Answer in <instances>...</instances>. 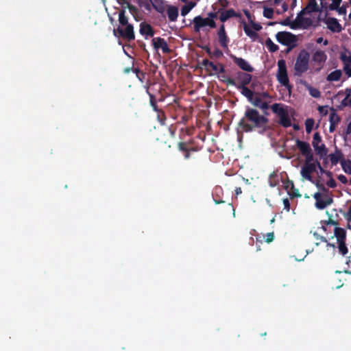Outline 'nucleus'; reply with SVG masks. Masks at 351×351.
I'll use <instances>...</instances> for the list:
<instances>
[{"mask_svg":"<svg viewBox=\"0 0 351 351\" xmlns=\"http://www.w3.org/2000/svg\"><path fill=\"white\" fill-rule=\"evenodd\" d=\"M254 106L258 107L260 104L263 102L262 98L259 95H256L253 97L252 101H250Z\"/></svg>","mask_w":351,"mask_h":351,"instance_id":"obj_44","label":"nucleus"},{"mask_svg":"<svg viewBox=\"0 0 351 351\" xmlns=\"http://www.w3.org/2000/svg\"><path fill=\"white\" fill-rule=\"evenodd\" d=\"M218 40L220 46L226 49L228 46L230 39L226 34L225 25L222 24L217 32Z\"/></svg>","mask_w":351,"mask_h":351,"instance_id":"obj_11","label":"nucleus"},{"mask_svg":"<svg viewBox=\"0 0 351 351\" xmlns=\"http://www.w3.org/2000/svg\"><path fill=\"white\" fill-rule=\"evenodd\" d=\"M320 4L322 8L326 10L328 9V5H330L328 3L327 0H320Z\"/></svg>","mask_w":351,"mask_h":351,"instance_id":"obj_57","label":"nucleus"},{"mask_svg":"<svg viewBox=\"0 0 351 351\" xmlns=\"http://www.w3.org/2000/svg\"><path fill=\"white\" fill-rule=\"evenodd\" d=\"M276 77L280 84L291 91L292 86L289 84L286 62L283 59L278 61V72Z\"/></svg>","mask_w":351,"mask_h":351,"instance_id":"obj_5","label":"nucleus"},{"mask_svg":"<svg viewBox=\"0 0 351 351\" xmlns=\"http://www.w3.org/2000/svg\"><path fill=\"white\" fill-rule=\"evenodd\" d=\"M308 90L309 91V94L313 97L319 98L321 97V93L317 88H313L312 86H308Z\"/></svg>","mask_w":351,"mask_h":351,"instance_id":"obj_37","label":"nucleus"},{"mask_svg":"<svg viewBox=\"0 0 351 351\" xmlns=\"http://www.w3.org/2000/svg\"><path fill=\"white\" fill-rule=\"evenodd\" d=\"M315 206L318 209H324L332 203L333 199H315Z\"/></svg>","mask_w":351,"mask_h":351,"instance_id":"obj_25","label":"nucleus"},{"mask_svg":"<svg viewBox=\"0 0 351 351\" xmlns=\"http://www.w3.org/2000/svg\"><path fill=\"white\" fill-rule=\"evenodd\" d=\"M310 53L305 49L300 51L295 64L294 75L301 77L309 68Z\"/></svg>","mask_w":351,"mask_h":351,"instance_id":"obj_3","label":"nucleus"},{"mask_svg":"<svg viewBox=\"0 0 351 351\" xmlns=\"http://www.w3.org/2000/svg\"><path fill=\"white\" fill-rule=\"evenodd\" d=\"M325 23L327 25V27L332 32H340L342 30V27L337 19L333 17H329L326 19Z\"/></svg>","mask_w":351,"mask_h":351,"instance_id":"obj_17","label":"nucleus"},{"mask_svg":"<svg viewBox=\"0 0 351 351\" xmlns=\"http://www.w3.org/2000/svg\"><path fill=\"white\" fill-rule=\"evenodd\" d=\"M283 204H284V208L285 210H287V211H289V210H290L289 199H283Z\"/></svg>","mask_w":351,"mask_h":351,"instance_id":"obj_55","label":"nucleus"},{"mask_svg":"<svg viewBox=\"0 0 351 351\" xmlns=\"http://www.w3.org/2000/svg\"><path fill=\"white\" fill-rule=\"evenodd\" d=\"M322 141V139L319 133L315 132L313 136L312 145L320 159L324 158L328 155V149Z\"/></svg>","mask_w":351,"mask_h":351,"instance_id":"obj_7","label":"nucleus"},{"mask_svg":"<svg viewBox=\"0 0 351 351\" xmlns=\"http://www.w3.org/2000/svg\"><path fill=\"white\" fill-rule=\"evenodd\" d=\"M193 21L194 24V31L195 32H199L202 27H205L204 19L201 16H195Z\"/></svg>","mask_w":351,"mask_h":351,"instance_id":"obj_23","label":"nucleus"},{"mask_svg":"<svg viewBox=\"0 0 351 351\" xmlns=\"http://www.w3.org/2000/svg\"><path fill=\"white\" fill-rule=\"evenodd\" d=\"M261 86V84L257 80H252L251 85H250L252 89L254 90V91L256 90L258 86Z\"/></svg>","mask_w":351,"mask_h":351,"instance_id":"obj_52","label":"nucleus"},{"mask_svg":"<svg viewBox=\"0 0 351 351\" xmlns=\"http://www.w3.org/2000/svg\"><path fill=\"white\" fill-rule=\"evenodd\" d=\"M259 108L262 110H267L269 108V104L267 101H263L258 106Z\"/></svg>","mask_w":351,"mask_h":351,"instance_id":"obj_61","label":"nucleus"},{"mask_svg":"<svg viewBox=\"0 0 351 351\" xmlns=\"http://www.w3.org/2000/svg\"><path fill=\"white\" fill-rule=\"evenodd\" d=\"M157 113V119L158 121L162 125L165 124L166 117L164 111L161 110L160 111L156 112Z\"/></svg>","mask_w":351,"mask_h":351,"instance_id":"obj_41","label":"nucleus"},{"mask_svg":"<svg viewBox=\"0 0 351 351\" xmlns=\"http://www.w3.org/2000/svg\"><path fill=\"white\" fill-rule=\"evenodd\" d=\"M341 0H332V3L328 5L329 10H335L340 5Z\"/></svg>","mask_w":351,"mask_h":351,"instance_id":"obj_42","label":"nucleus"},{"mask_svg":"<svg viewBox=\"0 0 351 351\" xmlns=\"http://www.w3.org/2000/svg\"><path fill=\"white\" fill-rule=\"evenodd\" d=\"M127 8L129 10V11L130 12L131 14L136 13L138 10V9L136 8V6H134L130 3L128 5Z\"/></svg>","mask_w":351,"mask_h":351,"instance_id":"obj_56","label":"nucleus"},{"mask_svg":"<svg viewBox=\"0 0 351 351\" xmlns=\"http://www.w3.org/2000/svg\"><path fill=\"white\" fill-rule=\"evenodd\" d=\"M204 23L205 26H209L210 28H215L216 27V23L214 20L209 19V18H205L204 19Z\"/></svg>","mask_w":351,"mask_h":351,"instance_id":"obj_45","label":"nucleus"},{"mask_svg":"<svg viewBox=\"0 0 351 351\" xmlns=\"http://www.w3.org/2000/svg\"><path fill=\"white\" fill-rule=\"evenodd\" d=\"M220 80L227 84V85L237 86V82L234 79L228 77L227 76L222 75L219 76Z\"/></svg>","mask_w":351,"mask_h":351,"instance_id":"obj_34","label":"nucleus"},{"mask_svg":"<svg viewBox=\"0 0 351 351\" xmlns=\"http://www.w3.org/2000/svg\"><path fill=\"white\" fill-rule=\"evenodd\" d=\"M274 239V232H268L265 235V241L267 243H269L271 242H272Z\"/></svg>","mask_w":351,"mask_h":351,"instance_id":"obj_47","label":"nucleus"},{"mask_svg":"<svg viewBox=\"0 0 351 351\" xmlns=\"http://www.w3.org/2000/svg\"><path fill=\"white\" fill-rule=\"evenodd\" d=\"M223 56V52L219 49H215L211 55L212 57H215L217 58H219Z\"/></svg>","mask_w":351,"mask_h":351,"instance_id":"obj_49","label":"nucleus"},{"mask_svg":"<svg viewBox=\"0 0 351 351\" xmlns=\"http://www.w3.org/2000/svg\"><path fill=\"white\" fill-rule=\"evenodd\" d=\"M243 30L245 34L250 38L255 39L258 36L257 33L255 31L252 30L251 28L247 25V23L245 21H243Z\"/></svg>","mask_w":351,"mask_h":351,"instance_id":"obj_28","label":"nucleus"},{"mask_svg":"<svg viewBox=\"0 0 351 351\" xmlns=\"http://www.w3.org/2000/svg\"><path fill=\"white\" fill-rule=\"evenodd\" d=\"M342 75V72L339 69H337L334 71H332L327 75L326 80L328 82H336L339 81Z\"/></svg>","mask_w":351,"mask_h":351,"instance_id":"obj_26","label":"nucleus"},{"mask_svg":"<svg viewBox=\"0 0 351 351\" xmlns=\"http://www.w3.org/2000/svg\"><path fill=\"white\" fill-rule=\"evenodd\" d=\"M334 234L337 238V242L346 241V232L345 229L336 227L334 230Z\"/></svg>","mask_w":351,"mask_h":351,"instance_id":"obj_24","label":"nucleus"},{"mask_svg":"<svg viewBox=\"0 0 351 351\" xmlns=\"http://www.w3.org/2000/svg\"><path fill=\"white\" fill-rule=\"evenodd\" d=\"M238 89L241 90V94L245 96L249 101H252L253 97L254 96L255 93L254 91L249 88L247 87V86H237Z\"/></svg>","mask_w":351,"mask_h":351,"instance_id":"obj_22","label":"nucleus"},{"mask_svg":"<svg viewBox=\"0 0 351 351\" xmlns=\"http://www.w3.org/2000/svg\"><path fill=\"white\" fill-rule=\"evenodd\" d=\"M265 45L267 47L268 50L271 52H276L278 50V46L273 43L271 38H268L265 40Z\"/></svg>","mask_w":351,"mask_h":351,"instance_id":"obj_31","label":"nucleus"},{"mask_svg":"<svg viewBox=\"0 0 351 351\" xmlns=\"http://www.w3.org/2000/svg\"><path fill=\"white\" fill-rule=\"evenodd\" d=\"M231 58L234 63L243 71L247 72H252L254 71V68L243 58L237 57L234 55H231Z\"/></svg>","mask_w":351,"mask_h":351,"instance_id":"obj_13","label":"nucleus"},{"mask_svg":"<svg viewBox=\"0 0 351 351\" xmlns=\"http://www.w3.org/2000/svg\"><path fill=\"white\" fill-rule=\"evenodd\" d=\"M337 179L343 184H346L348 182V179L344 175H339L337 177Z\"/></svg>","mask_w":351,"mask_h":351,"instance_id":"obj_60","label":"nucleus"},{"mask_svg":"<svg viewBox=\"0 0 351 351\" xmlns=\"http://www.w3.org/2000/svg\"><path fill=\"white\" fill-rule=\"evenodd\" d=\"M283 186L289 197H300L301 195L298 189H295L292 181L287 180L283 183Z\"/></svg>","mask_w":351,"mask_h":351,"instance_id":"obj_15","label":"nucleus"},{"mask_svg":"<svg viewBox=\"0 0 351 351\" xmlns=\"http://www.w3.org/2000/svg\"><path fill=\"white\" fill-rule=\"evenodd\" d=\"M315 121L313 119H307L305 121V127L306 133L309 134L311 132Z\"/></svg>","mask_w":351,"mask_h":351,"instance_id":"obj_36","label":"nucleus"},{"mask_svg":"<svg viewBox=\"0 0 351 351\" xmlns=\"http://www.w3.org/2000/svg\"><path fill=\"white\" fill-rule=\"evenodd\" d=\"M255 95H259L262 99H270L271 96L267 92L255 93Z\"/></svg>","mask_w":351,"mask_h":351,"instance_id":"obj_53","label":"nucleus"},{"mask_svg":"<svg viewBox=\"0 0 351 351\" xmlns=\"http://www.w3.org/2000/svg\"><path fill=\"white\" fill-rule=\"evenodd\" d=\"M252 76L249 73L239 71L237 73V80L239 82V84H237V86H245L248 85L252 81Z\"/></svg>","mask_w":351,"mask_h":351,"instance_id":"obj_16","label":"nucleus"},{"mask_svg":"<svg viewBox=\"0 0 351 351\" xmlns=\"http://www.w3.org/2000/svg\"><path fill=\"white\" fill-rule=\"evenodd\" d=\"M346 9L347 7L345 5H343L340 7V5L338 7V8L336 10L339 15H346Z\"/></svg>","mask_w":351,"mask_h":351,"instance_id":"obj_48","label":"nucleus"},{"mask_svg":"<svg viewBox=\"0 0 351 351\" xmlns=\"http://www.w3.org/2000/svg\"><path fill=\"white\" fill-rule=\"evenodd\" d=\"M146 93H147V94L149 97L150 105L152 106V105L156 104H157L156 98L154 95H153L152 93H149V86L146 87Z\"/></svg>","mask_w":351,"mask_h":351,"instance_id":"obj_43","label":"nucleus"},{"mask_svg":"<svg viewBox=\"0 0 351 351\" xmlns=\"http://www.w3.org/2000/svg\"><path fill=\"white\" fill-rule=\"evenodd\" d=\"M210 63L213 62H210L208 59H204L202 62V65L204 66L206 69H208V66L210 67Z\"/></svg>","mask_w":351,"mask_h":351,"instance_id":"obj_59","label":"nucleus"},{"mask_svg":"<svg viewBox=\"0 0 351 351\" xmlns=\"http://www.w3.org/2000/svg\"><path fill=\"white\" fill-rule=\"evenodd\" d=\"M327 60V55L322 50H317L312 56V61L318 65L317 71H319Z\"/></svg>","mask_w":351,"mask_h":351,"instance_id":"obj_9","label":"nucleus"},{"mask_svg":"<svg viewBox=\"0 0 351 351\" xmlns=\"http://www.w3.org/2000/svg\"><path fill=\"white\" fill-rule=\"evenodd\" d=\"M305 10H301L296 16L295 19L290 24V27L293 29L300 28L306 29L312 25V21L310 18L304 17Z\"/></svg>","mask_w":351,"mask_h":351,"instance_id":"obj_8","label":"nucleus"},{"mask_svg":"<svg viewBox=\"0 0 351 351\" xmlns=\"http://www.w3.org/2000/svg\"><path fill=\"white\" fill-rule=\"evenodd\" d=\"M273 112L276 113L279 117V124L284 128H289L291 125V120L288 112L280 106L279 104H274L271 106Z\"/></svg>","mask_w":351,"mask_h":351,"instance_id":"obj_6","label":"nucleus"},{"mask_svg":"<svg viewBox=\"0 0 351 351\" xmlns=\"http://www.w3.org/2000/svg\"><path fill=\"white\" fill-rule=\"evenodd\" d=\"M268 122L269 119L260 114L257 110L247 107L238 126L245 132H250L257 129L259 133L263 134L269 128Z\"/></svg>","mask_w":351,"mask_h":351,"instance_id":"obj_1","label":"nucleus"},{"mask_svg":"<svg viewBox=\"0 0 351 351\" xmlns=\"http://www.w3.org/2000/svg\"><path fill=\"white\" fill-rule=\"evenodd\" d=\"M340 59L343 62L344 66L351 64V55L348 56L346 53H341Z\"/></svg>","mask_w":351,"mask_h":351,"instance_id":"obj_35","label":"nucleus"},{"mask_svg":"<svg viewBox=\"0 0 351 351\" xmlns=\"http://www.w3.org/2000/svg\"><path fill=\"white\" fill-rule=\"evenodd\" d=\"M303 156L305 157V162L304 164H315L314 162V156L313 151H310L309 153L304 155Z\"/></svg>","mask_w":351,"mask_h":351,"instance_id":"obj_38","label":"nucleus"},{"mask_svg":"<svg viewBox=\"0 0 351 351\" xmlns=\"http://www.w3.org/2000/svg\"><path fill=\"white\" fill-rule=\"evenodd\" d=\"M210 68L216 74H222L225 73V66L223 64L219 63L218 65L210 63Z\"/></svg>","mask_w":351,"mask_h":351,"instance_id":"obj_30","label":"nucleus"},{"mask_svg":"<svg viewBox=\"0 0 351 351\" xmlns=\"http://www.w3.org/2000/svg\"><path fill=\"white\" fill-rule=\"evenodd\" d=\"M341 167L343 171L348 174L351 175V160H348L346 161L343 160V161H341Z\"/></svg>","mask_w":351,"mask_h":351,"instance_id":"obj_33","label":"nucleus"},{"mask_svg":"<svg viewBox=\"0 0 351 351\" xmlns=\"http://www.w3.org/2000/svg\"><path fill=\"white\" fill-rule=\"evenodd\" d=\"M131 71H134L136 73H138L139 72V69H138L133 68V67L125 68L124 70H123V72L125 73H129Z\"/></svg>","mask_w":351,"mask_h":351,"instance_id":"obj_54","label":"nucleus"},{"mask_svg":"<svg viewBox=\"0 0 351 351\" xmlns=\"http://www.w3.org/2000/svg\"><path fill=\"white\" fill-rule=\"evenodd\" d=\"M329 158L332 165H337L341 160L342 161L344 160L342 152L337 147H335V152L329 155Z\"/></svg>","mask_w":351,"mask_h":351,"instance_id":"obj_21","label":"nucleus"},{"mask_svg":"<svg viewBox=\"0 0 351 351\" xmlns=\"http://www.w3.org/2000/svg\"><path fill=\"white\" fill-rule=\"evenodd\" d=\"M338 244H339V252L342 254V255H346L348 250V247H346V241H339L338 242Z\"/></svg>","mask_w":351,"mask_h":351,"instance_id":"obj_39","label":"nucleus"},{"mask_svg":"<svg viewBox=\"0 0 351 351\" xmlns=\"http://www.w3.org/2000/svg\"><path fill=\"white\" fill-rule=\"evenodd\" d=\"M219 13V12H218V11H217V12H209V13L208 14V18L211 19H213V20L214 19H217V14H218Z\"/></svg>","mask_w":351,"mask_h":351,"instance_id":"obj_62","label":"nucleus"},{"mask_svg":"<svg viewBox=\"0 0 351 351\" xmlns=\"http://www.w3.org/2000/svg\"><path fill=\"white\" fill-rule=\"evenodd\" d=\"M167 14L170 21L174 22L178 16V8L176 6L169 5L167 7Z\"/></svg>","mask_w":351,"mask_h":351,"instance_id":"obj_20","label":"nucleus"},{"mask_svg":"<svg viewBox=\"0 0 351 351\" xmlns=\"http://www.w3.org/2000/svg\"><path fill=\"white\" fill-rule=\"evenodd\" d=\"M295 145L302 156L309 153V152L312 150L308 143L300 139L295 141Z\"/></svg>","mask_w":351,"mask_h":351,"instance_id":"obj_19","label":"nucleus"},{"mask_svg":"<svg viewBox=\"0 0 351 351\" xmlns=\"http://www.w3.org/2000/svg\"><path fill=\"white\" fill-rule=\"evenodd\" d=\"M276 38L280 44L287 46L286 50L289 53L293 47L296 46L297 38L295 35L288 32H279L276 34Z\"/></svg>","mask_w":351,"mask_h":351,"instance_id":"obj_4","label":"nucleus"},{"mask_svg":"<svg viewBox=\"0 0 351 351\" xmlns=\"http://www.w3.org/2000/svg\"><path fill=\"white\" fill-rule=\"evenodd\" d=\"M251 24H252V27L254 28V30L256 31H259L261 29L262 27L260 24L258 23H256L254 22H253L252 21H251Z\"/></svg>","mask_w":351,"mask_h":351,"instance_id":"obj_58","label":"nucleus"},{"mask_svg":"<svg viewBox=\"0 0 351 351\" xmlns=\"http://www.w3.org/2000/svg\"><path fill=\"white\" fill-rule=\"evenodd\" d=\"M178 149L183 152L184 153L188 150H189L190 149H189L186 146V144L184 142H180L178 144Z\"/></svg>","mask_w":351,"mask_h":351,"instance_id":"obj_51","label":"nucleus"},{"mask_svg":"<svg viewBox=\"0 0 351 351\" xmlns=\"http://www.w3.org/2000/svg\"><path fill=\"white\" fill-rule=\"evenodd\" d=\"M316 171V164H304L301 169V175L303 178L312 181L311 174Z\"/></svg>","mask_w":351,"mask_h":351,"instance_id":"obj_12","label":"nucleus"},{"mask_svg":"<svg viewBox=\"0 0 351 351\" xmlns=\"http://www.w3.org/2000/svg\"><path fill=\"white\" fill-rule=\"evenodd\" d=\"M340 117L337 114V113L335 111L334 109H332V111L329 115L330 123L337 125L338 123L340 121Z\"/></svg>","mask_w":351,"mask_h":351,"instance_id":"obj_32","label":"nucleus"},{"mask_svg":"<svg viewBox=\"0 0 351 351\" xmlns=\"http://www.w3.org/2000/svg\"><path fill=\"white\" fill-rule=\"evenodd\" d=\"M140 34L143 36H146L145 39H147V36L152 37L154 35V31L152 27L145 22H143L140 24Z\"/></svg>","mask_w":351,"mask_h":351,"instance_id":"obj_18","label":"nucleus"},{"mask_svg":"<svg viewBox=\"0 0 351 351\" xmlns=\"http://www.w3.org/2000/svg\"><path fill=\"white\" fill-rule=\"evenodd\" d=\"M327 214L329 216L328 219L326 220V221H324L323 223L324 225H327V226L328 225H335V226H337L339 224L338 221L332 219V215H329L328 212H327Z\"/></svg>","mask_w":351,"mask_h":351,"instance_id":"obj_46","label":"nucleus"},{"mask_svg":"<svg viewBox=\"0 0 351 351\" xmlns=\"http://www.w3.org/2000/svg\"><path fill=\"white\" fill-rule=\"evenodd\" d=\"M224 8H220L218 10V12H219V20L224 23L227 20L232 17H238L240 18L241 16L240 13L236 12L234 10L230 8L229 10H223Z\"/></svg>","mask_w":351,"mask_h":351,"instance_id":"obj_10","label":"nucleus"},{"mask_svg":"<svg viewBox=\"0 0 351 351\" xmlns=\"http://www.w3.org/2000/svg\"><path fill=\"white\" fill-rule=\"evenodd\" d=\"M263 16L267 19H273L274 10L271 8H265L263 10Z\"/></svg>","mask_w":351,"mask_h":351,"instance_id":"obj_40","label":"nucleus"},{"mask_svg":"<svg viewBox=\"0 0 351 351\" xmlns=\"http://www.w3.org/2000/svg\"><path fill=\"white\" fill-rule=\"evenodd\" d=\"M119 25L114 28L113 34L115 37L131 42L135 39L134 26L129 23V19L126 16V10H119Z\"/></svg>","mask_w":351,"mask_h":351,"instance_id":"obj_2","label":"nucleus"},{"mask_svg":"<svg viewBox=\"0 0 351 351\" xmlns=\"http://www.w3.org/2000/svg\"><path fill=\"white\" fill-rule=\"evenodd\" d=\"M152 45L155 49L158 50L161 49L162 52L165 53H169L171 52V49L169 48L166 40L162 38L157 37L153 38Z\"/></svg>","mask_w":351,"mask_h":351,"instance_id":"obj_14","label":"nucleus"},{"mask_svg":"<svg viewBox=\"0 0 351 351\" xmlns=\"http://www.w3.org/2000/svg\"><path fill=\"white\" fill-rule=\"evenodd\" d=\"M117 2L121 5L122 8L121 10H126L128 5L130 3L127 0H117Z\"/></svg>","mask_w":351,"mask_h":351,"instance_id":"obj_50","label":"nucleus"},{"mask_svg":"<svg viewBox=\"0 0 351 351\" xmlns=\"http://www.w3.org/2000/svg\"><path fill=\"white\" fill-rule=\"evenodd\" d=\"M304 10H305V12L306 11L308 13L317 12L319 11L316 0H309L307 5Z\"/></svg>","mask_w":351,"mask_h":351,"instance_id":"obj_27","label":"nucleus"},{"mask_svg":"<svg viewBox=\"0 0 351 351\" xmlns=\"http://www.w3.org/2000/svg\"><path fill=\"white\" fill-rule=\"evenodd\" d=\"M196 3L193 1H190L188 4L184 5L181 8V15L186 16L195 6Z\"/></svg>","mask_w":351,"mask_h":351,"instance_id":"obj_29","label":"nucleus"},{"mask_svg":"<svg viewBox=\"0 0 351 351\" xmlns=\"http://www.w3.org/2000/svg\"><path fill=\"white\" fill-rule=\"evenodd\" d=\"M343 70L349 77H351V68L348 65L343 66Z\"/></svg>","mask_w":351,"mask_h":351,"instance_id":"obj_64","label":"nucleus"},{"mask_svg":"<svg viewBox=\"0 0 351 351\" xmlns=\"http://www.w3.org/2000/svg\"><path fill=\"white\" fill-rule=\"evenodd\" d=\"M218 1L221 3V8H226L229 5L228 0H218Z\"/></svg>","mask_w":351,"mask_h":351,"instance_id":"obj_63","label":"nucleus"}]
</instances>
